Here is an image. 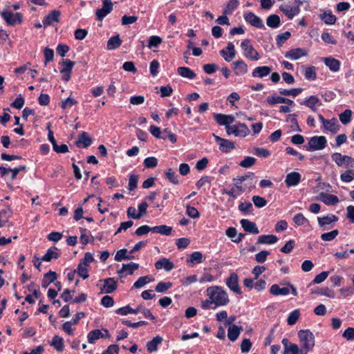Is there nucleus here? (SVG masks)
Masks as SVG:
<instances>
[{"label":"nucleus","instance_id":"nucleus-64","mask_svg":"<svg viewBox=\"0 0 354 354\" xmlns=\"http://www.w3.org/2000/svg\"><path fill=\"white\" fill-rule=\"evenodd\" d=\"M342 336L347 340H354V328L348 327V328H346L344 330Z\"/></svg>","mask_w":354,"mask_h":354},{"label":"nucleus","instance_id":"nucleus-17","mask_svg":"<svg viewBox=\"0 0 354 354\" xmlns=\"http://www.w3.org/2000/svg\"><path fill=\"white\" fill-rule=\"evenodd\" d=\"M320 200L327 205H334L339 203V198L337 196L324 192L319 194Z\"/></svg>","mask_w":354,"mask_h":354},{"label":"nucleus","instance_id":"nucleus-49","mask_svg":"<svg viewBox=\"0 0 354 354\" xmlns=\"http://www.w3.org/2000/svg\"><path fill=\"white\" fill-rule=\"evenodd\" d=\"M172 286V283L171 282H165L160 281L159 282L155 288V290L158 292H165L167 290L171 288Z\"/></svg>","mask_w":354,"mask_h":354},{"label":"nucleus","instance_id":"nucleus-3","mask_svg":"<svg viewBox=\"0 0 354 354\" xmlns=\"http://www.w3.org/2000/svg\"><path fill=\"white\" fill-rule=\"evenodd\" d=\"M326 138L323 136H313L310 138L308 142V145L305 146L308 151H318L324 149L326 146Z\"/></svg>","mask_w":354,"mask_h":354},{"label":"nucleus","instance_id":"nucleus-15","mask_svg":"<svg viewBox=\"0 0 354 354\" xmlns=\"http://www.w3.org/2000/svg\"><path fill=\"white\" fill-rule=\"evenodd\" d=\"M60 15L61 12L59 10H54L51 11L43 20L44 25L46 26L53 25L54 23H58Z\"/></svg>","mask_w":354,"mask_h":354},{"label":"nucleus","instance_id":"nucleus-37","mask_svg":"<svg viewBox=\"0 0 354 354\" xmlns=\"http://www.w3.org/2000/svg\"><path fill=\"white\" fill-rule=\"evenodd\" d=\"M172 232V227L166 225L153 227V233H159L163 235H169Z\"/></svg>","mask_w":354,"mask_h":354},{"label":"nucleus","instance_id":"nucleus-24","mask_svg":"<svg viewBox=\"0 0 354 354\" xmlns=\"http://www.w3.org/2000/svg\"><path fill=\"white\" fill-rule=\"evenodd\" d=\"M225 234L228 237L232 239V241L233 242L236 243L241 242L245 236L243 234L241 233L237 234L236 230L234 227H229L226 230Z\"/></svg>","mask_w":354,"mask_h":354},{"label":"nucleus","instance_id":"nucleus-20","mask_svg":"<svg viewBox=\"0 0 354 354\" xmlns=\"http://www.w3.org/2000/svg\"><path fill=\"white\" fill-rule=\"evenodd\" d=\"M157 270L164 269L166 271H171L174 268V263L167 258H161L155 263Z\"/></svg>","mask_w":354,"mask_h":354},{"label":"nucleus","instance_id":"nucleus-26","mask_svg":"<svg viewBox=\"0 0 354 354\" xmlns=\"http://www.w3.org/2000/svg\"><path fill=\"white\" fill-rule=\"evenodd\" d=\"M278 238L275 235H261L258 237L257 243L259 244H274L278 241Z\"/></svg>","mask_w":354,"mask_h":354},{"label":"nucleus","instance_id":"nucleus-48","mask_svg":"<svg viewBox=\"0 0 354 354\" xmlns=\"http://www.w3.org/2000/svg\"><path fill=\"white\" fill-rule=\"evenodd\" d=\"M300 316V312L299 310H294L292 311L287 319V322L288 325H294L298 320Z\"/></svg>","mask_w":354,"mask_h":354},{"label":"nucleus","instance_id":"nucleus-40","mask_svg":"<svg viewBox=\"0 0 354 354\" xmlns=\"http://www.w3.org/2000/svg\"><path fill=\"white\" fill-rule=\"evenodd\" d=\"M122 43L119 35H115L111 37L107 42V48L109 50L115 49L119 47Z\"/></svg>","mask_w":354,"mask_h":354},{"label":"nucleus","instance_id":"nucleus-47","mask_svg":"<svg viewBox=\"0 0 354 354\" xmlns=\"http://www.w3.org/2000/svg\"><path fill=\"white\" fill-rule=\"evenodd\" d=\"M338 234V230H333L329 232L322 234L321 235V239L324 241H330L335 239Z\"/></svg>","mask_w":354,"mask_h":354},{"label":"nucleus","instance_id":"nucleus-56","mask_svg":"<svg viewBox=\"0 0 354 354\" xmlns=\"http://www.w3.org/2000/svg\"><path fill=\"white\" fill-rule=\"evenodd\" d=\"M214 120L219 125H223L225 127V129H227V117L225 114L221 113H217L214 115Z\"/></svg>","mask_w":354,"mask_h":354},{"label":"nucleus","instance_id":"nucleus-18","mask_svg":"<svg viewBox=\"0 0 354 354\" xmlns=\"http://www.w3.org/2000/svg\"><path fill=\"white\" fill-rule=\"evenodd\" d=\"M221 55L227 62L231 61L235 55L234 45L232 42L227 44V48L220 51Z\"/></svg>","mask_w":354,"mask_h":354},{"label":"nucleus","instance_id":"nucleus-25","mask_svg":"<svg viewBox=\"0 0 354 354\" xmlns=\"http://www.w3.org/2000/svg\"><path fill=\"white\" fill-rule=\"evenodd\" d=\"M162 342V337L157 335L153 337L151 341L148 342L147 344V348L149 353H153L156 351L158 349V346L160 345Z\"/></svg>","mask_w":354,"mask_h":354},{"label":"nucleus","instance_id":"nucleus-52","mask_svg":"<svg viewBox=\"0 0 354 354\" xmlns=\"http://www.w3.org/2000/svg\"><path fill=\"white\" fill-rule=\"evenodd\" d=\"M293 221L297 225H304L305 224H309L308 220L301 214L298 213L295 215Z\"/></svg>","mask_w":354,"mask_h":354},{"label":"nucleus","instance_id":"nucleus-5","mask_svg":"<svg viewBox=\"0 0 354 354\" xmlns=\"http://www.w3.org/2000/svg\"><path fill=\"white\" fill-rule=\"evenodd\" d=\"M226 132L228 135L232 134L235 136L245 137L250 133V130L245 124L239 122L236 125L227 127Z\"/></svg>","mask_w":354,"mask_h":354},{"label":"nucleus","instance_id":"nucleus-59","mask_svg":"<svg viewBox=\"0 0 354 354\" xmlns=\"http://www.w3.org/2000/svg\"><path fill=\"white\" fill-rule=\"evenodd\" d=\"M149 232H153V227H151L148 225H142L139 227L135 232V234L137 236H142L144 234H147Z\"/></svg>","mask_w":354,"mask_h":354},{"label":"nucleus","instance_id":"nucleus-19","mask_svg":"<svg viewBox=\"0 0 354 354\" xmlns=\"http://www.w3.org/2000/svg\"><path fill=\"white\" fill-rule=\"evenodd\" d=\"M338 221V217L334 214L328 215L322 218H318L319 225L322 227L323 230H327V225L331 223Z\"/></svg>","mask_w":354,"mask_h":354},{"label":"nucleus","instance_id":"nucleus-11","mask_svg":"<svg viewBox=\"0 0 354 354\" xmlns=\"http://www.w3.org/2000/svg\"><path fill=\"white\" fill-rule=\"evenodd\" d=\"M245 20L252 26L258 28H265L263 21L260 17L255 15L253 12H249L244 15Z\"/></svg>","mask_w":354,"mask_h":354},{"label":"nucleus","instance_id":"nucleus-29","mask_svg":"<svg viewBox=\"0 0 354 354\" xmlns=\"http://www.w3.org/2000/svg\"><path fill=\"white\" fill-rule=\"evenodd\" d=\"M57 248L56 247L49 248L41 259L44 261H50L53 259H58L59 254L57 252Z\"/></svg>","mask_w":354,"mask_h":354},{"label":"nucleus","instance_id":"nucleus-57","mask_svg":"<svg viewBox=\"0 0 354 354\" xmlns=\"http://www.w3.org/2000/svg\"><path fill=\"white\" fill-rule=\"evenodd\" d=\"M127 249H121L118 250L115 256V260L116 261H121L123 259H131V257H128V255H127Z\"/></svg>","mask_w":354,"mask_h":354},{"label":"nucleus","instance_id":"nucleus-50","mask_svg":"<svg viewBox=\"0 0 354 354\" xmlns=\"http://www.w3.org/2000/svg\"><path fill=\"white\" fill-rule=\"evenodd\" d=\"M302 91V88H292L290 90L288 89H280L279 93L283 95H291L292 97H296L299 94H300Z\"/></svg>","mask_w":354,"mask_h":354},{"label":"nucleus","instance_id":"nucleus-32","mask_svg":"<svg viewBox=\"0 0 354 354\" xmlns=\"http://www.w3.org/2000/svg\"><path fill=\"white\" fill-rule=\"evenodd\" d=\"M139 268V264L133 262H131L127 264H122V268L120 270H118L119 274L127 272L129 274H133V272Z\"/></svg>","mask_w":354,"mask_h":354},{"label":"nucleus","instance_id":"nucleus-42","mask_svg":"<svg viewBox=\"0 0 354 354\" xmlns=\"http://www.w3.org/2000/svg\"><path fill=\"white\" fill-rule=\"evenodd\" d=\"M321 19L326 24L329 25L334 24L336 21V17L334 15H333L331 12H324L322 15H321Z\"/></svg>","mask_w":354,"mask_h":354},{"label":"nucleus","instance_id":"nucleus-21","mask_svg":"<svg viewBox=\"0 0 354 354\" xmlns=\"http://www.w3.org/2000/svg\"><path fill=\"white\" fill-rule=\"evenodd\" d=\"M242 330V326H238L236 325H232L229 326L227 329V337L232 342L236 341Z\"/></svg>","mask_w":354,"mask_h":354},{"label":"nucleus","instance_id":"nucleus-22","mask_svg":"<svg viewBox=\"0 0 354 354\" xmlns=\"http://www.w3.org/2000/svg\"><path fill=\"white\" fill-rule=\"evenodd\" d=\"M117 288V283L114 278H107L104 280V286L102 291L106 293H111Z\"/></svg>","mask_w":354,"mask_h":354},{"label":"nucleus","instance_id":"nucleus-51","mask_svg":"<svg viewBox=\"0 0 354 354\" xmlns=\"http://www.w3.org/2000/svg\"><path fill=\"white\" fill-rule=\"evenodd\" d=\"M340 179L344 183H350L354 179V170L348 169L340 175Z\"/></svg>","mask_w":354,"mask_h":354},{"label":"nucleus","instance_id":"nucleus-41","mask_svg":"<svg viewBox=\"0 0 354 354\" xmlns=\"http://www.w3.org/2000/svg\"><path fill=\"white\" fill-rule=\"evenodd\" d=\"M51 345L54 346L57 351H62L64 348L63 338L58 335H55L53 337Z\"/></svg>","mask_w":354,"mask_h":354},{"label":"nucleus","instance_id":"nucleus-34","mask_svg":"<svg viewBox=\"0 0 354 354\" xmlns=\"http://www.w3.org/2000/svg\"><path fill=\"white\" fill-rule=\"evenodd\" d=\"M319 102V99L315 95H311L307 100L301 103V104H304L305 106L309 107L313 111L315 112L317 111V107L315 105Z\"/></svg>","mask_w":354,"mask_h":354},{"label":"nucleus","instance_id":"nucleus-16","mask_svg":"<svg viewBox=\"0 0 354 354\" xmlns=\"http://www.w3.org/2000/svg\"><path fill=\"white\" fill-rule=\"evenodd\" d=\"M301 4V2L299 3V5L296 7H291L290 6L281 5L279 7V9L289 18L292 19L295 16L299 14L300 12L299 5Z\"/></svg>","mask_w":354,"mask_h":354},{"label":"nucleus","instance_id":"nucleus-4","mask_svg":"<svg viewBox=\"0 0 354 354\" xmlns=\"http://www.w3.org/2000/svg\"><path fill=\"white\" fill-rule=\"evenodd\" d=\"M331 158L338 167H354V158L349 156L335 152L331 155Z\"/></svg>","mask_w":354,"mask_h":354},{"label":"nucleus","instance_id":"nucleus-33","mask_svg":"<svg viewBox=\"0 0 354 354\" xmlns=\"http://www.w3.org/2000/svg\"><path fill=\"white\" fill-rule=\"evenodd\" d=\"M205 258L203 257V254L201 252H192L189 258L187 259V263H201L205 261Z\"/></svg>","mask_w":354,"mask_h":354},{"label":"nucleus","instance_id":"nucleus-23","mask_svg":"<svg viewBox=\"0 0 354 354\" xmlns=\"http://www.w3.org/2000/svg\"><path fill=\"white\" fill-rule=\"evenodd\" d=\"M142 309V306L139 305L136 309L131 308L129 306H126L122 308H120L115 310V313L118 315H127L129 313L132 314H138Z\"/></svg>","mask_w":354,"mask_h":354},{"label":"nucleus","instance_id":"nucleus-27","mask_svg":"<svg viewBox=\"0 0 354 354\" xmlns=\"http://www.w3.org/2000/svg\"><path fill=\"white\" fill-rule=\"evenodd\" d=\"M270 292L272 295L278 296V295H287L290 292V289L288 288H280L277 284H273L270 287Z\"/></svg>","mask_w":354,"mask_h":354},{"label":"nucleus","instance_id":"nucleus-9","mask_svg":"<svg viewBox=\"0 0 354 354\" xmlns=\"http://www.w3.org/2000/svg\"><path fill=\"white\" fill-rule=\"evenodd\" d=\"M226 284L227 287L234 292L236 294H241L242 292L239 286V277L236 273L232 272L230 277L226 279Z\"/></svg>","mask_w":354,"mask_h":354},{"label":"nucleus","instance_id":"nucleus-63","mask_svg":"<svg viewBox=\"0 0 354 354\" xmlns=\"http://www.w3.org/2000/svg\"><path fill=\"white\" fill-rule=\"evenodd\" d=\"M288 353L291 354H300V349L297 344L292 343L290 345H288V347L286 348L283 354H288Z\"/></svg>","mask_w":354,"mask_h":354},{"label":"nucleus","instance_id":"nucleus-8","mask_svg":"<svg viewBox=\"0 0 354 354\" xmlns=\"http://www.w3.org/2000/svg\"><path fill=\"white\" fill-rule=\"evenodd\" d=\"M215 141L219 145V149L223 153H228L234 149V143L229 140H226L213 134Z\"/></svg>","mask_w":354,"mask_h":354},{"label":"nucleus","instance_id":"nucleus-28","mask_svg":"<svg viewBox=\"0 0 354 354\" xmlns=\"http://www.w3.org/2000/svg\"><path fill=\"white\" fill-rule=\"evenodd\" d=\"M310 292L311 294L324 295L330 298L334 297L335 295L334 292L328 287L311 289Z\"/></svg>","mask_w":354,"mask_h":354},{"label":"nucleus","instance_id":"nucleus-12","mask_svg":"<svg viewBox=\"0 0 354 354\" xmlns=\"http://www.w3.org/2000/svg\"><path fill=\"white\" fill-rule=\"evenodd\" d=\"M93 142V140L88 133L82 131L79 136L75 142L77 147L87 148Z\"/></svg>","mask_w":354,"mask_h":354},{"label":"nucleus","instance_id":"nucleus-35","mask_svg":"<svg viewBox=\"0 0 354 354\" xmlns=\"http://www.w3.org/2000/svg\"><path fill=\"white\" fill-rule=\"evenodd\" d=\"M306 53L301 48L293 49L288 52L286 57L293 60H296L302 56L306 55Z\"/></svg>","mask_w":354,"mask_h":354},{"label":"nucleus","instance_id":"nucleus-10","mask_svg":"<svg viewBox=\"0 0 354 354\" xmlns=\"http://www.w3.org/2000/svg\"><path fill=\"white\" fill-rule=\"evenodd\" d=\"M113 10V3L111 0H103L102 8L96 10L97 19H102Z\"/></svg>","mask_w":354,"mask_h":354},{"label":"nucleus","instance_id":"nucleus-62","mask_svg":"<svg viewBox=\"0 0 354 354\" xmlns=\"http://www.w3.org/2000/svg\"><path fill=\"white\" fill-rule=\"evenodd\" d=\"M270 254L268 251L263 250L255 254V260L258 263H263L266 261L267 257Z\"/></svg>","mask_w":354,"mask_h":354},{"label":"nucleus","instance_id":"nucleus-1","mask_svg":"<svg viewBox=\"0 0 354 354\" xmlns=\"http://www.w3.org/2000/svg\"><path fill=\"white\" fill-rule=\"evenodd\" d=\"M207 293L216 306H226L230 301L227 292L218 286L208 288Z\"/></svg>","mask_w":354,"mask_h":354},{"label":"nucleus","instance_id":"nucleus-2","mask_svg":"<svg viewBox=\"0 0 354 354\" xmlns=\"http://www.w3.org/2000/svg\"><path fill=\"white\" fill-rule=\"evenodd\" d=\"M301 343L300 354H307L315 346V336L310 330H301L298 332Z\"/></svg>","mask_w":354,"mask_h":354},{"label":"nucleus","instance_id":"nucleus-54","mask_svg":"<svg viewBox=\"0 0 354 354\" xmlns=\"http://www.w3.org/2000/svg\"><path fill=\"white\" fill-rule=\"evenodd\" d=\"M256 162V158L251 156H246L240 163L239 165L244 168H249L254 165Z\"/></svg>","mask_w":354,"mask_h":354},{"label":"nucleus","instance_id":"nucleus-39","mask_svg":"<svg viewBox=\"0 0 354 354\" xmlns=\"http://www.w3.org/2000/svg\"><path fill=\"white\" fill-rule=\"evenodd\" d=\"M88 268V266L80 263L75 270L76 273L82 279H86L89 277Z\"/></svg>","mask_w":354,"mask_h":354},{"label":"nucleus","instance_id":"nucleus-60","mask_svg":"<svg viewBox=\"0 0 354 354\" xmlns=\"http://www.w3.org/2000/svg\"><path fill=\"white\" fill-rule=\"evenodd\" d=\"M149 282V277H140L133 285V288H140Z\"/></svg>","mask_w":354,"mask_h":354},{"label":"nucleus","instance_id":"nucleus-14","mask_svg":"<svg viewBox=\"0 0 354 354\" xmlns=\"http://www.w3.org/2000/svg\"><path fill=\"white\" fill-rule=\"evenodd\" d=\"M240 223L245 232L253 234H258L259 233V230L255 223L248 219L243 218L241 220Z\"/></svg>","mask_w":354,"mask_h":354},{"label":"nucleus","instance_id":"nucleus-36","mask_svg":"<svg viewBox=\"0 0 354 354\" xmlns=\"http://www.w3.org/2000/svg\"><path fill=\"white\" fill-rule=\"evenodd\" d=\"M102 337H104V335L101 330L99 329L90 331L87 335L88 342L89 344H93L95 340Z\"/></svg>","mask_w":354,"mask_h":354},{"label":"nucleus","instance_id":"nucleus-55","mask_svg":"<svg viewBox=\"0 0 354 354\" xmlns=\"http://www.w3.org/2000/svg\"><path fill=\"white\" fill-rule=\"evenodd\" d=\"M138 176L136 174H130L129 179L128 188L130 191L134 190L137 187Z\"/></svg>","mask_w":354,"mask_h":354},{"label":"nucleus","instance_id":"nucleus-44","mask_svg":"<svg viewBox=\"0 0 354 354\" xmlns=\"http://www.w3.org/2000/svg\"><path fill=\"white\" fill-rule=\"evenodd\" d=\"M178 73L180 76L188 79H193L196 75L189 68H178Z\"/></svg>","mask_w":354,"mask_h":354},{"label":"nucleus","instance_id":"nucleus-53","mask_svg":"<svg viewBox=\"0 0 354 354\" xmlns=\"http://www.w3.org/2000/svg\"><path fill=\"white\" fill-rule=\"evenodd\" d=\"M252 201L254 205L258 208L263 207L267 205V201L264 198L259 196H253Z\"/></svg>","mask_w":354,"mask_h":354},{"label":"nucleus","instance_id":"nucleus-38","mask_svg":"<svg viewBox=\"0 0 354 354\" xmlns=\"http://www.w3.org/2000/svg\"><path fill=\"white\" fill-rule=\"evenodd\" d=\"M238 0H230L227 4L226 5V7L223 10V15H231L233 12V11L238 7Z\"/></svg>","mask_w":354,"mask_h":354},{"label":"nucleus","instance_id":"nucleus-45","mask_svg":"<svg viewBox=\"0 0 354 354\" xmlns=\"http://www.w3.org/2000/svg\"><path fill=\"white\" fill-rule=\"evenodd\" d=\"M166 178L173 184H178V176L172 169H168L165 172Z\"/></svg>","mask_w":354,"mask_h":354},{"label":"nucleus","instance_id":"nucleus-46","mask_svg":"<svg viewBox=\"0 0 354 354\" xmlns=\"http://www.w3.org/2000/svg\"><path fill=\"white\" fill-rule=\"evenodd\" d=\"M271 68H256L252 72L253 77H263L270 73Z\"/></svg>","mask_w":354,"mask_h":354},{"label":"nucleus","instance_id":"nucleus-61","mask_svg":"<svg viewBox=\"0 0 354 354\" xmlns=\"http://www.w3.org/2000/svg\"><path fill=\"white\" fill-rule=\"evenodd\" d=\"M59 73L62 75V80L68 82L71 78L72 68H62Z\"/></svg>","mask_w":354,"mask_h":354},{"label":"nucleus","instance_id":"nucleus-7","mask_svg":"<svg viewBox=\"0 0 354 354\" xmlns=\"http://www.w3.org/2000/svg\"><path fill=\"white\" fill-rule=\"evenodd\" d=\"M0 15L8 25L14 26L17 23H21L22 15L20 13H12L8 10L0 12Z\"/></svg>","mask_w":354,"mask_h":354},{"label":"nucleus","instance_id":"nucleus-13","mask_svg":"<svg viewBox=\"0 0 354 354\" xmlns=\"http://www.w3.org/2000/svg\"><path fill=\"white\" fill-rule=\"evenodd\" d=\"M301 176L299 172L292 171L287 174L285 183L287 187H292L297 185L301 181Z\"/></svg>","mask_w":354,"mask_h":354},{"label":"nucleus","instance_id":"nucleus-6","mask_svg":"<svg viewBox=\"0 0 354 354\" xmlns=\"http://www.w3.org/2000/svg\"><path fill=\"white\" fill-rule=\"evenodd\" d=\"M241 48L244 52V55L248 59L252 60L259 59V53L257 51L252 47L250 40L245 39L241 42Z\"/></svg>","mask_w":354,"mask_h":354},{"label":"nucleus","instance_id":"nucleus-58","mask_svg":"<svg viewBox=\"0 0 354 354\" xmlns=\"http://www.w3.org/2000/svg\"><path fill=\"white\" fill-rule=\"evenodd\" d=\"M145 167L147 168H154L158 165V160L155 157H148L144 160Z\"/></svg>","mask_w":354,"mask_h":354},{"label":"nucleus","instance_id":"nucleus-30","mask_svg":"<svg viewBox=\"0 0 354 354\" xmlns=\"http://www.w3.org/2000/svg\"><path fill=\"white\" fill-rule=\"evenodd\" d=\"M281 19L279 15L273 14L268 17L266 19V24L268 27L272 28H277L279 26Z\"/></svg>","mask_w":354,"mask_h":354},{"label":"nucleus","instance_id":"nucleus-31","mask_svg":"<svg viewBox=\"0 0 354 354\" xmlns=\"http://www.w3.org/2000/svg\"><path fill=\"white\" fill-rule=\"evenodd\" d=\"M323 126L327 131L332 133H337L339 129V125L337 124L335 118L327 120Z\"/></svg>","mask_w":354,"mask_h":354},{"label":"nucleus","instance_id":"nucleus-43","mask_svg":"<svg viewBox=\"0 0 354 354\" xmlns=\"http://www.w3.org/2000/svg\"><path fill=\"white\" fill-rule=\"evenodd\" d=\"M352 116V111L350 109H346L339 115L340 122L343 124H346L350 122Z\"/></svg>","mask_w":354,"mask_h":354}]
</instances>
